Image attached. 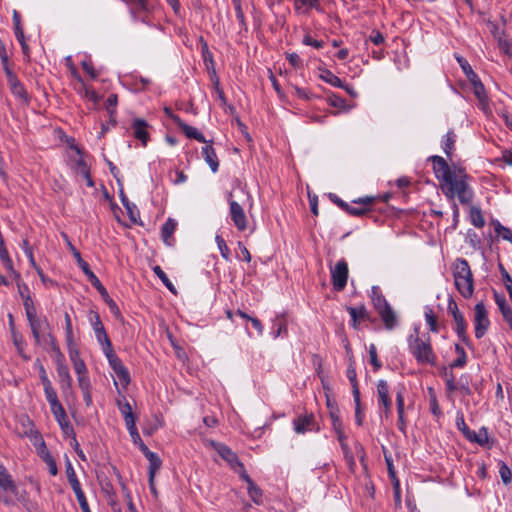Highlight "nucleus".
Listing matches in <instances>:
<instances>
[{"label": "nucleus", "mask_w": 512, "mask_h": 512, "mask_svg": "<svg viewBox=\"0 0 512 512\" xmlns=\"http://www.w3.org/2000/svg\"><path fill=\"white\" fill-rule=\"evenodd\" d=\"M432 162V169L439 187L449 201L457 199L462 205H470L474 198V191L470 185L471 177L461 165L448 164L447 160L438 155L428 158Z\"/></svg>", "instance_id": "1"}, {"label": "nucleus", "mask_w": 512, "mask_h": 512, "mask_svg": "<svg viewBox=\"0 0 512 512\" xmlns=\"http://www.w3.org/2000/svg\"><path fill=\"white\" fill-rule=\"evenodd\" d=\"M408 348L418 364L434 365L436 363V355L428 334L421 336L418 329H415L414 334L408 337Z\"/></svg>", "instance_id": "2"}, {"label": "nucleus", "mask_w": 512, "mask_h": 512, "mask_svg": "<svg viewBox=\"0 0 512 512\" xmlns=\"http://www.w3.org/2000/svg\"><path fill=\"white\" fill-rule=\"evenodd\" d=\"M454 283L458 292L465 298L472 297L474 292V279L469 263L459 258L453 265Z\"/></svg>", "instance_id": "3"}, {"label": "nucleus", "mask_w": 512, "mask_h": 512, "mask_svg": "<svg viewBox=\"0 0 512 512\" xmlns=\"http://www.w3.org/2000/svg\"><path fill=\"white\" fill-rule=\"evenodd\" d=\"M35 343L39 346H50L51 350L60 354L55 337L50 333V325L46 318L38 316L28 319Z\"/></svg>", "instance_id": "4"}, {"label": "nucleus", "mask_w": 512, "mask_h": 512, "mask_svg": "<svg viewBox=\"0 0 512 512\" xmlns=\"http://www.w3.org/2000/svg\"><path fill=\"white\" fill-rule=\"evenodd\" d=\"M376 395L380 414L389 419L392 416V399L390 386L386 380L381 379L377 382Z\"/></svg>", "instance_id": "5"}, {"label": "nucleus", "mask_w": 512, "mask_h": 512, "mask_svg": "<svg viewBox=\"0 0 512 512\" xmlns=\"http://www.w3.org/2000/svg\"><path fill=\"white\" fill-rule=\"evenodd\" d=\"M64 236L66 239H68L66 235H64ZM67 243H68V246H69L74 258L77 261L78 266L81 268V270L84 272V274L88 277L91 285L93 287H95L102 296H107L108 295L107 290L102 285V283L100 282L98 277L90 269L89 264L84 259H82L80 252L71 244V242L69 240H67Z\"/></svg>", "instance_id": "6"}, {"label": "nucleus", "mask_w": 512, "mask_h": 512, "mask_svg": "<svg viewBox=\"0 0 512 512\" xmlns=\"http://www.w3.org/2000/svg\"><path fill=\"white\" fill-rule=\"evenodd\" d=\"M490 325L488 313L483 302H479L474 307V328L475 337L482 338Z\"/></svg>", "instance_id": "7"}, {"label": "nucleus", "mask_w": 512, "mask_h": 512, "mask_svg": "<svg viewBox=\"0 0 512 512\" xmlns=\"http://www.w3.org/2000/svg\"><path fill=\"white\" fill-rule=\"evenodd\" d=\"M349 269L345 259H340L336 265L331 268V282L336 291H342L347 284Z\"/></svg>", "instance_id": "8"}, {"label": "nucleus", "mask_w": 512, "mask_h": 512, "mask_svg": "<svg viewBox=\"0 0 512 512\" xmlns=\"http://www.w3.org/2000/svg\"><path fill=\"white\" fill-rule=\"evenodd\" d=\"M71 147L74 148V150L76 152V156L70 158L71 167L74 169V171L78 175H81L86 180V184L88 187H93L94 182L90 175V169H89L87 163L84 161V159L81 156L80 148L77 146H73V145H71Z\"/></svg>", "instance_id": "9"}, {"label": "nucleus", "mask_w": 512, "mask_h": 512, "mask_svg": "<svg viewBox=\"0 0 512 512\" xmlns=\"http://www.w3.org/2000/svg\"><path fill=\"white\" fill-rule=\"evenodd\" d=\"M231 197L232 193H229L230 217L236 228L240 231H244L247 228V217L242 206L235 200H232Z\"/></svg>", "instance_id": "10"}, {"label": "nucleus", "mask_w": 512, "mask_h": 512, "mask_svg": "<svg viewBox=\"0 0 512 512\" xmlns=\"http://www.w3.org/2000/svg\"><path fill=\"white\" fill-rule=\"evenodd\" d=\"M345 349H346V352L348 355V361H349L348 366H347L346 375H347V378L349 379L350 384L352 386L353 398L358 400L360 391H359L358 381H357L355 360L353 358L352 351H351V348L348 343L345 345Z\"/></svg>", "instance_id": "11"}, {"label": "nucleus", "mask_w": 512, "mask_h": 512, "mask_svg": "<svg viewBox=\"0 0 512 512\" xmlns=\"http://www.w3.org/2000/svg\"><path fill=\"white\" fill-rule=\"evenodd\" d=\"M293 427L297 434H304L315 429L318 430V428H316L315 417L312 413L296 417L293 420Z\"/></svg>", "instance_id": "12"}, {"label": "nucleus", "mask_w": 512, "mask_h": 512, "mask_svg": "<svg viewBox=\"0 0 512 512\" xmlns=\"http://www.w3.org/2000/svg\"><path fill=\"white\" fill-rule=\"evenodd\" d=\"M216 450L234 471H238L237 468H242L243 463L239 460L237 454L234 453L228 446L224 444H218Z\"/></svg>", "instance_id": "13"}, {"label": "nucleus", "mask_w": 512, "mask_h": 512, "mask_svg": "<svg viewBox=\"0 0 512 512\" xmlns=\"http://www.w3.org/2000/svg\"><path fill=\"white\" fill-rule=\"evenodd\" d=\"M405 388L402 386L396 391V406L398 414V428L400 431L405 432L406 418H405V404H404Z\"/></svg>", "instance_id": "14"}, {"label": "nucleus", "mask_w": 512, "mask_h": 512, "mask_svg": "<svg viewBox=\"0 0 512 512\" xmlns=\"http://www.w3.org/2000/svg\"><path fill=\"white\" fill-rule=\"evenodd\" d=\"M57 374L59 377L60 387L63 393H66L72 387V377L70 375L68 366L59 361L57 363Z\"/></svg>", "instance_id": "15"}, {"label": "nucleus", "mask_w": 512, "mask_h": 512, "mask_svg": "<svg viewBox=\"0 0 512 512\" xmlns=\"http://www.w3.org/2000/svg\"><path fill=\"white\" fill-rule=\"evenodd\" d=\"M373 202V197L359 198L358 200H354L353 203L361 204L363 205L362 207H353L348 204V208H345L344 211L352 216H362L369 211V207Z\"/></svg>", "instance_id": "16"}, {"label": "nucleus", "mask_w": 512, "mask_h": 512, "mask_svg": "<svg viewBox=\"0 0 512 512\" xmlns=\"http://www.w3.org/2000/svg\"><path fill=\"white\" fill-rule=\"evenodd\" d=\"M68 352L77 377L88 374L86 364L80 358L79 351L76 346L68 347Z\"/></svg>", "instance_id": "17"}, {"label": "nucleus", "mask_w": 512, "mask_h": 512, "mask_svg": "<svg viewBox=\"0 0 512 512\" xmlns=\"http://www.w3.org/2000/svg\"><path fill=\"white\" fill-rule=\"evenodd\" d=\"M51 412L54 415V417H55L56 421L58 422V424L60 425L63 433L66 436H74V434H75L74 428H73V426L71 425V423L68 420V417H67V414L65 412V409L63 407H60V412H58V410H54V411H51Z\"/></svg>", "instance_id": "18"}, {"label": "nucleus", "mask_w": 512, "mask_h": 512, "mask_svg": "<svg viewBox=\"0 0 512 512\" xmlns=\"http://www.w3.org/2000/svg\"><path fill=\"white\" fill-rule=\"evenodd\" d=\"M205 144L206 145L201 149L202 156L206 163L209 165L212 172L216 173L219 168V160L217 154L211 144Z\"/></svg>", "instance_id": "19"}, {"label": "nucleus", "mask_w": 512, "mask_h": 512, "mask_svg": "<svg viewBox=\"0 0 512 512\" xmlns=\"http://www.w3.org/2000/svg\"><path fill=\"white\" fill-rule=\"evenodd\" d=\"M147 127V122L142 119H136L132 123L134 137L140 140L143 146L147 145L149 138Z\"/></svg>", "instance_id": "20"}, {"label": "nucleus", "mask_w": 512, "mask_h": 512, "mask_svg": "<svg viewBox=\"0 0 512 512\" xmlns=\"http://www.w3.org/2000/svg\"><path fill=\"white\" fill-rule=\"evenodd\" d=\"M176 227V220L168 218L161 228V238L167 246H172L174 243L173 234L176 230Z\"/></svg>", "instance_id": "21"}, {"label": "nucleus", "mask_w": 512, "mask_h": 512, "mask_svg": "<svg viewBox=\"0 0 512 512\" xmlns=\"http://www.w3.org/2000/svg\"><path fill=\"white\" fill-rule=\"evenodd\" d=\"M175 124L185 133L188 138L195 139L201 143H207L204 135L197 130V128L192 127L181 120V118H175Z\"/></svg>", "instance_id": "22"}, {"label": "nucleus", "mask_w": 512, "mask_h": 512, "mask_svg": "<svg viewBox=\"0 0 512 512\" xmlns=\"http://www.w3.org/2000/svg\"><path fill=\"white\" fill-rule=\"evenodd\" d=\"M377 313L379 314L387 330H392L397 326V316L390 305L387 306V308L377 311Z\"/></svg>", "instance_id": "23"}, {"label": "nucleus", "mask_w": 512, "mask_h": 512, "mask_svg": "<svg viewBox=\"0 0 512 512\" xmlns=\"http://www.w3.org/2000/svg\"><path fill=\"white\" fill-rule=\"evenodd\" d=\"M7 82H8L10 91L14 96L23 100L24 102H28L29 97H28L27 91L17 76L8 80Z\"/></svg>", "instance_id": "24"}, {"label": "nucleus", "mask_w": 512, "mask_h": 512, "mask_svg": "<svg viewBox=\"0 0 512 512\" xmlns=\"http://www.w3.org/2000/svg\"><path fill=\"white\" fill-rule=\"evenodd\" d=\"M453 320L455 322V332L457 336L465 343L469 344V339L466 333L467 330V322L462 313L453 316Z\"/></svg>", "instance_id": "25"}, {"label": "nucleus", "mask_w": 512, "mask_h": 512, "mask_svg": "<svg viewBox=\"0 0 512 512\" xmlns=\"http://www.w3.org/2000/svg\"><path fill=\"white\" fill-rule=\"evenodd\" d=\"M90 321L98 342L109 337L97 312H91Z\"/></svg>", "instance_id": "26"}, {"label": "nucleus", "mask_w": 512, "mask_h": 512, "mask_svg": "<svg viewBox=\"0 0 512 512\" xmlns=\"http://www.w3.org/2000/svg\"><path fill=\"white\" fill-rule=\"evenodd\" d=\"M371 300L376 311L387 308L390 304L381 292L378 286H373L371 289Z\"/></svg>", "instance_id": "27"}, {"label": "nucleus", "mask_w": 512, "mask_h": 512, "mask_svg": "<svg viewBox=\"0 0 512 512\" xmlns=\"http://www.w3.org/2000/svg\"><path fill=\"white\" fill-rule=\"evenodd\" d=\"M456 134L453 130L448 131L442 139V149L446 156L451 160L452 153L455 150Z\"/></svg>", "instance_id": "28"}, {"label": "nucleus", "mask_w": 512, "mask_h": 512, "mask_svg": "<svg viewBox=\"0 0 512 512\" xmlns=\"http://www.w3.org/2000/svg\"><path fill=\"white\" fill-rule=\"evenodd\" d=\"M470 83L473 86L474 95L478 99L481 108L485 110L488 107V97L486 95L484 85L481 83L479 78L475 82Z\"/></svg>", "instance_id": "29"}, {"label": "nucleus", "mask_w": 512, "mask_h": 512, "mask_svg": "<svg viewBox=\"0 0 512 512\" xmlns=\"http://www.w3.org/2000/svg\"><path fill=\"white\" fill-rule=\"evenodd\" d=\"M118 409L123 415L124 421L126 425L136 423L135 415L132 412L131 405L128 401L124 400H118L117 401Z\"/></svg>", "instance_id": "30"}, {"label": "nucleus", "mask_w": 512, "mask_h": 512, "mask_svg": "<svg viewBox=\"0 0 512 512\" xmlns=\"http://www.w3.org/2000/svg\"><path fill=\"white\" fill-rule=\"evenodd\" d=\"M44 393L48 403L50 404L51 411L58 410L60 412V407H63L59 402L56 391L54 390L52 383L43 386Z\"/></svg>", "instance_id": "31"}, {"label": "nucleus", "mask_w": 512, "mask_h": 512, "mask_svg": "<svg viewBox=\"0 0 512 512\" xmlns=\"http://www.w3.org/2000/svg\"><path fill=\"white\" fill-rule=\"evenodd\" d=\"M311 8L320 10L319 0H294V9L300 13H307Z\"/></svg>", "instance_id": "32"}, {"label": "nucleus", "mask_w": 512, "mask_h": 512, "mask_svg": "<svg viewBox=\"0 0 512 512\" xmlns=\"http://www.w3.org/2000/svg\"><path fill=\"white\" fill-rule=\"evenodd\" d=\"M287 333V323L283 315H277L272 324V335L278 338L282 334Z\"/></svg>", "instance_id": "33"}, {"label": "nucleus", "mask_w": 512, "mask_h": 512, "mask_svg": "<svg viewBox=\"0 0 512 512\" xmlns=\"http://www.w3.org/2000/svg\"><path fill=\"white\" fill-rule=\"evenodd\" d=\"M347 310L352 318L353 326L355 328L357 327V322L359 320H365L368 318V312L364 305L359 307H348Z\"/></svg>", "instance_id": "34"}, {"label": "nucleus", "mask_w": 512, "mask_h": 512, "mask_svg": "<svg viewBox=\"0 0 512 512\" xmlns=\"http://www.w3.org/2000/svg\"><path fill=\"white\" fill-rule=\"evenodd\" d=\"M0 488L5 491H15V484L6 469L0 465Z\"/></svg>", "instance_id": "35"}, {"label": "nucleus", "mask_w": 512, "mask_h": 512, "mask_svg": "<svg viewBox=\"0 0 512 512\" xmlns=\"http://www.w3.org/2000/svg\"><path fill=\"white\" fill-rule=\"evenodd\" d=\"M460 67L462 68L464 74L468 78L470 82H475L479 77L478 75L473 71L472 67L468 63V61L463 58L462 56L456 57Z\"/></svg>", "instance_id": "36"}, {"label": "nucleus", "mask_w": 512, "mask_h": 512, "mask_svg": "<svg viewBox=\"0 0 512 512\" xmlns=\"http://www.w3.org/2000/svg\"><path fill=\"white\" fill-rule=\"evenodd\" d=\"M147 460L149 461V467H148L149 476H151V478H155L156 473L160 470V468L162 466V461L156 453L149 454V457H147Z\"/></svg>", "instance_id": "37"}, {"label": "nucleus", "mask_w": 512, "mask_h": 512, "mask_svg": "<svg viewBox=\"0 0 512 512\" xmlns=\"http://www.w3.org/2000/svg\"><path fill=\"white\" fill-rule=\"evenodd\" d=\"M320 78L334 87H344V83L342 82V80L338 76L334 75L330 70H323L320 75Z\"/></svg>", "instance_id": "38"}, {"label": "nucleus", "mask_w": 512, "mask_h": 512, "mask_svg": "<svg viewBox=\"0 0 512 512\" xmlns=\"http://www.w3.org/2000/svg\"><path fill=\"white\" fill-rule=\"evenodd\" d=\"M153 272L157 275V277L161 280V282L165 285V287L172 292L173 294H177V290L172 282L167 277L166 273L161 269L160 266H154Z\"/></svg>", "instance_id": "39"}, {"label": "nucleus", "mask_w": 512, "mask_h": 512, "mask_svg": "<svg viewBox=\"0 0 512 512\" xmlns=\"http://www.w3.org/2000/svg\"><path fill=\"white\" fill-rule=\"evenodd\" d=\"M457 427L464 433V435L469 439V440H474L476 441L477 443L479 444H482L483 441L478 438L476 436V433L475 432H472L466 425L465 421H464V418L463 416L457 418Z\"/></svg>", "instance_id": "40"}, {"label": "nucleus", "mask_w": 512, "mask_h": 512, "mask_svg": "<svg viewBox=\"0 0 512 512\" xmlns=\"http://www.w3.org/2000/svg\"><path fill=\"white\" fill-rule=\"evenodd\" d=\"M470 219L471 223L477 228H482L485 225V219L479 207L472 206L470 208Z\"/></svg>", "instance_id": "41"}, {"label": "nucleus", "mask_w": 512, "mask_h": 512, "mask_svg": "<svg viewBox=\"0 0 512 512\" xmlns=\"http://www.w3.org/2000/svg\"><path fill=\"white\" fill-rule=\"evenodd\" d=\"M123 387H126L130 383V375L127 368L121 364L112 369Z\"/></svg>", "instance_id": "42"}, {"label": "nucleus", "mask_w": 512, "mask_h": 512, "mask_svg": "<svg viewBox=\"0 0 512 512\" xmlns=\"http://www.w3.org/2000/svg\"><path fill=\"white\" fill-rule=\"evenodd\" d=\"M117 102H118V96L116 94H110L106 100V110H107L110 120L113 122V124L116 123L115 116H116Z\"/></svg>", "instance_id": "43"}, {"label": "nucleus", "mask_w": 512, "mask_h": 512, "mask_svg": "<svg viewBox=\"0 0 512 512\" xmlns=\"http://www.w3.org/2000/svg\"><path fill=\"white\" fill-rule=\"evenodd\" d=\"M247 492H248V495L249 497L251 498V500L256 504V505H261L263 500H262V490L261 488L256 485L255 483H250L249 486H247Z\"/></svg>", "instance_id": "44"}, {"label": "nucleus", "mask_w": 512, "mask_h": 512, "mask_svg": "<svg viewBox=\"0 0 512 512\" xmlns=\"http://www.w3.org/2000/svg\"><path fill=\"white\" fill-rule=\"evenodd\" d=\"M425 320L427 325L429 326L430 331L437 333L439 331V325L437 322V317L434 314L432 308L426 307L425 308Z\"/></svg>", "instance_id": "45"}, {"label": "nucleus", "mask_w": 512, "mask_h": 512, "mask_svg": "<svg viewBox=\"0 0 512 512\" xmlns=\"http://www.w3.org/2000/svg\"><path fill=\"white\" fill-rule=\"evenodd\" d=\"M211 81L213 83L214 90H215L216 94L218 95V98L221 102V105L225 106L227 104V99H226L223 89L220 87V81H219V78L216 75V71L214 69L212 70Z\"/></svg>", "instance_id": "46"}, {"label": "nucleus", "mask_w": 512, "mask_h": 512, "mask_svg": "<svg viewBox=\"0 0 512 512\" xmlns=\"http://www.w3.org/2000/svg\"><path fill=\"white\" fill-rule=\"evenodd\" d=\"M64 319L67 347L75 346L72 321L70 315L67 312L64 314Z\"/></svg>", "instance_id": "47"}, {"label": "nucleus", "mask_w": 512, "mask_h": 512, "mask_svg": "<svg viewBox=\"0 0 512 512\" xmlns=\"http://www.w3.org/2000/svg\"><path fill=\"white\" fill-rule=\"evenodd\" d=\"M455 352L457 354V358L452 363L451 367H463L467 362V355L462 346L459 344L455 345Z\"/></svg>", "instance_id": "48"}, {"label": "nucleus", "mask_w": 512, "mask_h": 512, "mask_svg": "<svg viewBox=\"0 0 512 512\" xmlns=\"http://www.w3.org/2000/svg\"><path fill=\"white\" fill-rule=\"evenodd\" d=\"M495 232L497 236L512 243V231L498 221L495 223Z\"/></svg>", "instance_id": "49"}, {"label": "nucleus", "mask_w": 512, "mask_h": 512, "mask_svg": "<svg viewBox=\"0 0 512 512\" xmlns=\"http://www.w3.org/2000/svg\"><path fill=\"white\" fill-rule=\"evenodd\" d=\"M368 352L370 363L373 366L374 371H378L382 367V363L378 359L376 346L374 344H370Z\"/></svg>", "instance_id": "50"}, {"label": "nucleus", "mask_w": 512, "mask_h": 512, "mask_svg": "<svg viewBox=\"0 0 512 512\" xmlns=\"http://www.w3.org/2000/svg\"><path fill=\"white\" fill-rule=\"evenodd\" d=\"M66 476L70 486L80 483L69 459L66 460Z\"/></svg>", "instance_id": "51"}, {"label": "nucleus", "mask_w": 512, "mask_h": 512, "mask_svg": "<svg viewBox=\"0 0 512 512\" xmlns=\"http://www.w3.org/2000/svg\"><path fill=\"white\" fill-rule=\"evenodd\" d=\"M82 93L86 99L93 103H98L100 100V96L97 94V92L92 87L85 84L82 85Z\"/></svg>", "instance_id": "52"}, {"label": "nucleus", "mask_w": 512, "mask_h": 512, "mask_svg": "<svg viewBox=\"0 0 512 512\" xmlns=\"http://www.w3.org/2000/svg\"><path fill=\"white\" fill-rule=\"evenodd\" d=\"M499 474L505 485H508L512 481V473L510 468L504 463L501 462L499 465Z\"/></svg>", "instance_id": "53"}, {"label": "nucleus", "mask_w": 512, "mask_h": 512, "mask_svg": "<svg viewBox=\"0 0 512 512\" xmlns=\"http://www.w3.org/2000/svg\"><path fill=\"white\" fill-rule=\"evenodd\" d=\"M23 305L25 308V313H26L27 319L37 316L33 301L29 295H26V297L24 298Z\"/></svg>", "instance_id": "54"}, {"label": "nucleus", "mask_w": 512, "mask_h": 512, "mask_svg": "<svg viewBox=\"0 0 512 512\" xmlns=\"http://www.w3.org/2000/svg\"><path fill=\"white\" fill-rule=\"evenodd\" d=\"M215 240L217 242V245H218V248L220 250L221 256L226 261H230V249L228 248V246H227L226 242L224 241V239L220 235H217Z\"/></svg>", "instance_id": "55"}, {"label": "nucleus", "mask_w": 512, "mask_h": 512, "mask_svg": "<svg viewBox=\"0 0 512 512\" xmlns=\"http://www.w3.org/2000/svg\"><path fill=\"white\" fill-rule=\"evenodd\" d=\"M99 344L106 358H109V355H113L115 353L109 337L99 341Z\"/></svg>", "instance_id": "56"}, {"label": "nucleus", "mask_w": 512, "mask_h": 512, "mask_svg": "<svg viewBox=\"0 0 512 512\" xmlns=\"http://www.w3.org/2000/svg\"><path fill=\"white\" fill-rule=\"evenodd\" d=\"M82 65V68L84 69V71L92 78V79H96L98 77V72L95 70V68L93 67V64L90 60H84L82 61L81 63Z\"/></svg>", "instance_id": "57"}, {"label": "nucleus", "mask_w": 512, "mask_h": 512, "mask_svg": "<svg viewBox=\"0 0 512 512\" xmlns=\"http://www.w3.org/2000/svg\"><path fill=\"white\" fill-rule=\"evenodd\" d=\"M124 206L127 209L130 220L133 223H137V217L139 216V211L137 210L136 206L134 204H131L130 202H127V203L124 202Z\"/></svg>", "instance_id": "58"}, {"label": "nucleus", "mask_w": 512, "mask_h": 512, "mask_svg": "<svg viewBox=\"0 0 512 512\" xmlns=\"http://www.w3.org/2000/svg\"><path fill=\"white\" fill-rule=\"evenodd\" d=\"M46 465L48 466V469H49V473L52 475V476H56L57 473H58V468H57V464H56V461L55 459L53 458L52 455H46V459L43 460Z\"/></svg>", "instance_id": "59"}, {"label": "nucleus", "mask_w": 512, "mask_h": 512, "mask_svg": "<svg viewBox=\"0 0 512 512\" xmlns=\"http://www.w3.org/2000/svg\"><path fill=\"white\" fill-rule=\"evenodd\" d=\"M330 417H331V420H332V426H333V429H339V428H343L342 426V421L340 419V416H339V410L337 408H334L330 411Z\"/></svg>", "instance_id": "60"}, {"label": "nucleus", "mask_w": 512, "mask_h": 512, "mask_svg": "<svg viewBox=\"0 0 512 512\" xmlns=\"http://www.w3.org/2000/svg\"><path fill=\"white\" fill-rule=\"evenodd\" d=\"M126 427H127V430L129 431V434H130L134 444H138L140 441H142V439L138 433L136 423L126 425Z\"/></svg>", "instance_id": "61"}, {"label": "nucleus", "mask_w": 512, "mask_h": 512, "mask_svg": "<svg viewBox=\"0 0 512 512\" xmlns=\"http://www.w3.org/2000/svg\"><path fill=\"white\" fill-rule=\"evenodd\" d=\"M286 59L294 68H301L303 65L302 59L297 53H288Z\"/></svg>", "instance_id": "62"}, {"label": "nucleus", "mask_w": 512, "mask_h": 512, "mask_svg": "<svg viewBox=\"0 0 512 512\" xmlns=\"http://www.w3.org/2000/svg\"><path fill=\"white\" fill-rule=\"evenodd\" d=\"M77 380H78V385H79V387H80L82 392L83 391L91 390V384H90V380H89L88 374L82 375V376H78Z\"/></svg>", "instance_id": "63"}, {"label": "nucleus", "mask_w": 512, "mask_h": 512, "mask_svg": "<svg viewBox=\"0 0 512 512\" xmlns=\"http://www.w3.org/2000/svg\"><path fill=\"white\" fill-rule=\"evenodd\" d=\"M238 249L240 251V254H238V258L242 259L246 262L251 261V254L249 250L246 248V246L242 242H238Z\"/></svg>", "instance_id": "64"}]
</instances>
